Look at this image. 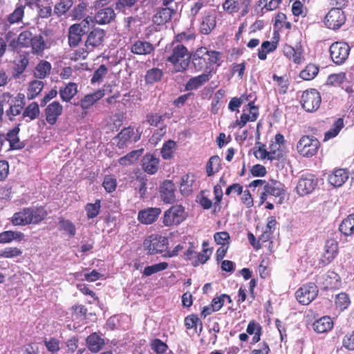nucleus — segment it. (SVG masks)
Returning a JSON list of instances; mask_svg holds the SVG:
<instances>
[{"label": "nucleus", "instance_id": "1", "mask_svg": "<svg viewBox=\"0 0 354 354\" xmlns=\"http://www.w3.org/2000/svg\"><path fill=\"white\" fill-rule=\"evenodd\" d=\"M221 53L215 50H209L205 47L198 48L193 55V64L198 71H208L212 70L215 73L216 68L221 65Z\"/></svg>", "mask_w": 354, "mask_h": 354}, {"label": "nucleus", "instance_id": "2", "mask_svg": "<svg viewBox=\"0 0 354 354\" xmlns=\"http://www.w3.org/2000/svg\"><path fill=\"white\" fill-rule=\"evenodd\" d=\"M46 216L47 212L43 207H25L13 214L11 222L14 225H37L41 223Z\"/></svg>", "mask_w": 354, "mask_h": 354}, {"label": "nucleus", "instance_id": "3", "mask_svg": "<svg viewBox=\"0 0 354 354\" xmlns=\"http://www.w3.org/2000/svg\"><path fill=\"white\" fill-rule=\"evenodd\" d=\"M189 59L187 48L183 44H177L167 61L173 64L176 72H184L189 65Z\"/></svg>", "mask_w": 354, "mask_h": 354}, {"label": "nucleus", "instance_id": "4", "mask_svg": "<svg viewBox=\"0 0 354 354\" xmlns=\"http://www.w3.org/2000/svg\"><path fill=\"white\" fill-rule=\"evenodd\" d=\"M105 37V32L100 28H95L88 32L85 41L86 50L82 49L77 53L75 58L84 59L88 55V51H92L94 48H98L102 45Z\"/></svg>", "mask_w": 354, "mask_h": 354}, {"label": "nucleus", "instance_id": "5", "mask_svg": "<svg viewBox=\"0 0 354 354\" xmlns=\"http://www.w3.org/2000/svg\"><path fill=\"white\" fill-rule=\"evenodd\" d=\"M319 140L312 136H302L297 145L299 153L304 157H312L317 152Z\"/></svg>", "mask_w": 354, "mask_h": 354}, {"label": "nucleus", "instance_id": "6", "mask_svg": "<svg viewBox=\"0 0 354 354\" xmlns=\"http://www.w3.org/2000/svg\"><path fill=\"white\" fill-rule=\"evenodd\" d=\"M88 17L78 24L71 25L68 29V44L71 47L77 46L82 41V36L88 32L89 26Z\"/></svg>", "mask_w": 354, "mask_h": 354}, {"label": "nucleus", "instance_id": "7", "mask_svg": "<svg viewBox=\"0 0 354 354\" xmlns=\"http://www.w3.org/2000/svg\"><path fill=\"white\" fill-rule=\"evenodd\" d=\"M321 100L319 93L316 89L311 88L303 92L300 103L303 109L306 111L313 112L319 107Z\"/></svg>", "mask_w": 354, "mask_h": 354}, {"label": "nucleus", "instance_id": "8", "mask_svg": "<svg viewBox=\"0 0 354 354\" xmlns=\"http://www.w3.org/2000/svg\"><path fill=\"white\" fill-rule=\"evenodd\" d=\"M186 218L185 208L180 205H173L165 212L162 223L165 226L178 225Z\"/></svg>", "mask_w": 354, "mask_h": 354}, {"label": "nucleus", "instance_id": "9", "mask_svg": "<svg viewBox=\"0 0 354 354\" xmlns=\"http://www.w3.org/2000/svg\"><path fill=\"white\" fill-rule=\"evenodd\" d=\"M330 55L333 62L337 65H341L348 59L350 47L343 42H335L330 46Z\"/></svg>", "mask_w": 354, "mask_h": 354}, {"label": "nucleus", "instance_id": "10", "mask_svg": "<svg viewBox=\"0 0 354 354\" xmlns=\"http://www.w3.org/2000/svg\"><path fill=\"white\" fill-rule=\"evenodd\" d=\"M318 293V288L313 283L304 284L296 291L295 295L298 301L303 305L309 304L314 300Z\"/></svg>", "mask_w": 354, "mask_h": 354}, {"label": "nucleus", "instance_id": "11", "mask_svg": "<svg viewBox=\"0 0 354 354\" xmlns=\"http://www.w3.org/2000/svg\"><path fill=\"white\" fill-rule=\"evenodd\" d=\"M167 244V239L162 236H150L144 241V246L150 254H161L165 252Z\"/></svg>", "mask_w": 354, "mask_h": 354}, {"label": "nucleus", "instance_id": "12", "mask_svg": "<svg viewBox=\"0 0 354 354\" xmlns=\"http://www.w3.org/2000/svg\"><path fill=\"white\" fill-rule=\"evenodd\" d=\"M317 185V179L314 175H303L297 185V192L301 196H305L311 193Z\"/></svg>", "mask_w": 354, "mask_h": 354}, {"label": "nucleus", "instance_id": "13", "mask_svg": "<svg viewBox=\"0 0 354 354\" xmlns=\"http://www.w3.org/2000/svg\"><path fill=\"white\" fill-rule=\"evenodd\" d=\"M344 12L339 8H332L325 17V24L330 29H338L345 22Z\"/></svg>", "mask_w": 354, "mask_h": 354}, {"label": "nucleus", "instance_id": "14", "mask_svg": "<svg viewBox=\"0 0 354 354\" xmlns=\"http://www.w3.org/2000/svg\"><path fill=\"white\" fill-rule=\"evenodd\" d=\"M264 190L274 197L279 198V203H281L286 195V187L281 182L270 180L264 185Z\"/></svg>", "mask_w": 354, "mask_h": 354}, {"label": "nucleus", "instance_id": "15", "mask_svg": "<svg viewBox=\"0 0 354 354\" xmlns=\"http://www.w3.org/2000/svg\"><path fill=\"white\" fill-rule=\"evenodd\" d=\"M62 111L63 106L59 102L54 101L49 104L44 110V115L47 123L50 125L56 124Z\"/></svg>", "mask_w": 354, "mask_h": 354}, {"label": "nucleus", "instance_id": "16", "mask_svg": "<svg viewBox=\"0 0 354 354\" xmlns=\"http://www.w3.org/2000/svg\"><path fill=\"white\" fill-rule=\"evenodd\" d=\"M250 3V0H225L223 7L227 12L232 14L241 11V15H244L248 12V8Z\"/></svg>", "mask_w": 354, "mask_h": 354}, {"label": "nucleus", "instance_id": "17", "mask_svg": "<svg viewBox=\"0 0 354 354\" xmlns=\"http://www.w3.org/2000/svg\"><path fill=\"white\" fill-rule=\"evenodd\" d=\"M105 95L104 89H98L93 93L84 95L77 104L83 110L89 109L96 102L102 99Z\"/></svg>", "mask_w": 354, "mask_h": 354}, {"label": "nucleus", "instance_id": "18", "mask_svg": "<svg viewBox=\"0 0 354 354\" xmlns=\"http://www.w3.org/2000/svg\"><path fill=\"white\" fill-rule=\"evenodd\" d=\"M338 254V243L335 239L326 240L322 255V262L324 264L329 263Z\"/></svg>", "mask_w": 354, "mask_h": 354}, {"label": "nucleus", "instance_id": "19", "mask_svg": "<svg viewBox=\"0 0 354 354\" xmlns=\"http://www.w3.org/2000/svg\"><path fill=\"white\" fill-rule=\"evenodd\" d=\"M161 213V209L158 207H149L138 212V220L142 224H151L156 221Z\"/></svg>", "mask_w": 354, "mask_h": 354}, {"label": "nucleus", "instance_id": "20", "mask_svg": "<svg viewBox=\"0 0 354 354\" xmlns=\"http://www.w3.org/2000/svg\"><path fill=\"white\" fill-rule=\"evenodd\" d=\"M212 77V70L205 71L203 74L192 77L185 84V90L188 91L198 89L207 82Z\"/></svg>", "mask_w": 354, "mask_h": 354}, {"label": "nucleus", "instance_id": "21", "mask_svg": "<svg viewBox=\"0 0 354 354\" xmlns=\"http://www.w3.org/2000/svg\"><path fill=\"white\" fill-rule=\"evenodd\" d=\"M117 139H118V147L123 148L129 142H137L140 136L135 133L133 128L127 127L121 130L117 136Z\"/></svg>", "mask_w": 354, "mask_h": 354}, {"label": "nucleus", "instance_id": "22", "mask_svg": "<svg viewBox=\"0 0 354 354\" xmlns=\"http://www.w3.org/2000/svg\"><path fill=\"white\" fill-rule=\"evenodd\" d=\"M175 186L170 180L165 181L160 188V196L165 203H173L175 200Z\"/></svg>", "mask_w": 354, "mask_h": 354}, {"label": "nucleus", "instance_id": "23", "mask_svg": "<svg viewBox=\"0 0 354 354\" xmlns=\"http://www.w3.org/2000/svg\"><path fill=\"white\" fill-rule=\"evenodd\" d=\"M349 173L344 169H335L328 176V182L334 187H341L348 178Z\"/></svg>", "mask_w": 354, "mask_h": 354}, {"label": "nucleus", "instance_id": "24", "mask_svg": "<svg viewBox=\"0 0 354 354\" xmlns=\"http://www.w3.org/2000/svg\"><path fill=\"white\" fill-rule=\"evenodd\" d=\"M159 159L154 155L147 153L142 158V168L149 174H154L158 169Z\"/></svg>", "mask_w": 354, "mask_h": 354}, {"label": "nucleus", "instance_id": "25", "mask_svg": "<svg viewBox=\"0 0 354 354\" xmlns=\"http://www.w3.org/2000/svg\"><path fill=\"white\" fill-rule=\"evenodd\" d=\"M153 50V45L150 42L144 40L136 41L131 47V53L139 55H149Z\"/></svg>", "mask_w": 354, "mask_h": 354}, {"label": "nucleus", "instance_id": "26", "mask_svg": "<svg viewBox=\"0 0 354 354\" xmlns=\"http://www.w3.org/2000/svg\"><path fill=\"white\" fill-rule=\"evenodd\" d=\"M114 10L110 7L99 10L94 17L95 21L98 24H109L115 19Z\"/></svg>", "mask_w": 354, "mask_h": 354}, {"label": "nucleus", "instance_id": "27", "mask_svg": "<svg viewBox=\"0 0 354 354\" xmlns=\"http://www.w3.org/2000/svg\"><path fill=\"white\" fill-rule=\"evenodd\" d=\"M216 26V16L213 12L206 13L202 18L200 25V31L201 33L207 35Z\"/></svg>", "mask_w": 354, "mask_h": 354}, {"label": "nucleus", "instance_id": "28", "mask_svg": "<svg viewBox=\"0 0 354 354\" xmlns=\"http://www.w3.org/2000/svg\"><path fill=\"white\" fill-rule=\"evenodd\" d=\"M19 131V126L15 127L7 133L6 137L4 136V140H6L9 142L10 148L12 149H20L24 147L18 136Z\"/></svg>", "mask_w": 354, "mask_h": 354}, {"label": "nucleus", "instance_id": "29", "mask_svg": "<svg viewBox=\"0 0 354 354\" xmlns=\"http://www.w3.org/2000/svg\"><path fill=\"white\" fill-rule=\"evenodd\" d=\"M77 93V84L69 82L59 91L60 98L63 102H68Z\"/></svg>", "mask_w": 354, "mask_h": 354}, {"label": "nucleus", "instance_id": "30", "mask_svg": "<svg viewBox=\"0 0 354 354\" xmlns=\"http://www.w3.org/2000/svg\"><path fill=\"white\" fill-rule=\"evenodd\" d=\"M86 342L88 349L93 353L100 351L104 345V339L96 333H93L88 336Z\"/></svg>", "mask_w": 354, "mask_h": 354}, {"label": "nucleus", "instance_id": "31", "mask_svg": "<svg viewBox=\"0 0 354 354\" xmlns=\"http://www.w3.org/2000/svg\"><path fill=\"white\" fill-rule=\"evenodd\" d=\"M313 329L317 333H324L330 330L333 327V322L330 317H323L315 321L313 324Z\"/></svg>", "mask_w": 354, "mask_h": 354}, {"label": "nucleus", "instance_id": "32", "mask_svg": "<svg viewBox=\"0 0 354 354\" xmlns=\"http://www.w3.org/2000/svg\"><path fill=\"white\" fill-rule=\"evenodd\" d=\"M40 113L39 104L33 102L28 104L22 113V118L26 120L27 122L37 119Z\"/></svg>", "mask_w": 354, "mask_h": 354}, {"label": "nucleus", "instance_id": "33", "mask_svg": "<svg viewBox=\"0 0 354 354\" xmlns=\"http://www.w3.org/2000/svg\"><path fill=\"white\" fill-rule=\"evenodd\" d=\"M24 238V234L17 231H4L0 233V243H8L12 241H21Z\"/></svg>", "mask_w": 354, "mask_h": 354}, {"label": "nucleus", "instance_id": "34", "mask_svg": "<svg viewBox=\"0 0 354 354\" xmlns=\"http://www.w3.org/2000/svg\"><path fill=\"white\" fill-rule=\"evenodd\" d=\"M339 231L346 236L354 234V214H350L342 221L339 227Z\"/></svg>", "mask_w": 354, "mask_h": 354}, {"label": "nucleus", "instance_id": "35", "mask_svg": "<svg viewBox=\"0 0 354 354\" xmlns=\"http://www.w3.org/2000/svg\"><path fill=\"white\" fill-rule=\"evenodd\" d=\"M284 55L296 64L301 62V50L299 48H293L291 46L286 45L283 47Z\"/></svg>", "mask_w": 354, "mask_h": 354}, {"label": "nucleus", "instance_id": "36", "mask_svg": "<svg viewBox=\"0 0 354 354\" xmlns=\"http://www.w3.org/2000/svg\"><path fill=\"white\" fill-rule=\"evenodd\" d=\"M25 6L17 4L14 11L7 17V21L14 24L22 21L24 16Z\"/></svg>", "mask_w": 354, "mask_h": 354}, {"label": "nucleus", "instance_id": "37", "mask_svg": "<svg viewBox=\"0 0 354 354\" xmlns=\"http://www.w3.org/2000/svg\"><path fill=\"white\" fill-rule=\"evenodd\" d=\"M51 70V64L47 61L40 62L36 66L34 75L36 77L39 79L45 78Z\"/></svg>", "mask_w": 354, "mask_h": 354}, {"label": "nucleus", "instance_id": "38", "mask_svg": "<svg viewBox=\"0 0 354 354\" xmlns=\"http://www.w3.org/2000/svg\"><path fill=\"white\" fill-rule=\"evenodd\" d=\"M221 169V159L218 156H212L206 165V171L208 176L217 173Z\"/></svg>", "mask_w": 354, "mask_h": 354}, {"label": "nucleus", "instance_id": "39", "mask_svg": "<svg viewBox=\"0 0 354 354\" xmlns=\"http://www.w3.org/2000/svg\"><path fill=\"white\" fill-rule=\"evenodd\" d=\"M277 42L263 41L261 44V49L259 50L258 57L261 60H265L267 54L274 51L277 48Z\"/></svg>", "mask_w": 354, "mask_h": 354}, {"label": "nucleus", "instance_id": "40", "mask_svg": "<svg viewBox=\"0 0 354 354\" xmlns=\"http://www.w3.org/2000/svg\"><path fill=\"white\" fill-rule=\"evenodd\" d=\"M344 126V120L342 118L337 119L332 127L325 133L324 140H329L337 136Z\"/></svg>", "mask_w": 354, "mask_h": 354}, {"label": "nucleus", "instance_id": "41", "mask_svg": "<svg viewBox=\"0 0 354 354\" xmlns=\"http://www.w3.org/2000/svg\"><path fill=\"white\" fill-rule=\"evenodd\" d=\"M163 73L161 69L153 68L148 70L145 75V81L147 84H152L162 77Z\"/></svg>", "mask_w": 354, "mask_h": 354}, {"label": "nucleus", "instance_id": "42", "mask_svg": "<svg viewBox=\"0 0 354 354\" xmlns=\"http://www.w3.org/2000/svg\"><path fill=\"white\" fill-rule=\"evenodd\" d=\"M319 72V68L315 64H308L300 72V77L304 80H311L314 79Z\"/></svg>", "mask_w": 354, "mask_h": 354}, {"label": "nucleus", "instance_id": "43", "mask_svg": "<svg viewBox=\"0 0 354 354\" xmlns=\"http://www.w3.org/2000/svg\"><path fill=\"white\" fill-rule=\"evenodd\" d=\"M142 149L133 151L125 156L119 159V163L121 165H129L134 163L138 158L141 156Z\"/></svg>", "mask_w": 354, "mask_h": 354}, {"label": "nucleus", "instance_id": "44", "mask_svg": "<svg viewBox=\"0 0 354 354\" xmlns=\"http://www.w3.org/2000/svg\"><path fill=\"white\" fill-rule=\"evenodd\" d=\"M72 6L73 2L71 0H63L55 4L54 7V14L57 17L65 15Z\"/></svg>", "mask_w": 354, "mask_h": 354}, {"label": "nucleus", "instance_id": "45", "mask_svg": "<svg viewBox=\"0 0 354 354\" xmlns=\"http://www.w3.org/2000/svg\"><path fill=\"white\" fill-rule=\"evenodd\" d=\"M167 268L168 263L167 262H161L159 263L153 264L152 266H147L144 269L142 274L145 277H149L153 274L165 270Z\"/></svg>", "mask_w": 354, "mask_h": 354}, {"label": "nucleus", "instance_id": "46", "mask_svg": "<svg viewBox=\"0 0 354 354\" xmlns=\"http://www.w3.org/2000/svg\"><path fill=\"white\" fill-rule=\"evenodd\" d=\"M44 87V83L40 80L32 81L29 86L28 98L33 99L40 93Z\"/></svg>", "mask_w": 354, "mask_h": 354}, {"label": "nucleus", "instance_id": "47", "mask_svg": "<svg viewBox=\"0 0 354 354\" xmlns=\"http://www.w3.org/2000/svg\"><path fill=\"white\" fill-rule=\"evenodd\" d=\"M335 304L336 307L342 310L346 309L349 306L351 300L346 292H340L335 296Z\"/></svg>", "mask_w": 354, "mask_h": 354}, {"label": "nucleus", "instance_id": "48", "mask_svg": "<svg viewBox=\"0 0 354 354\" xmlns=\"http://www.w3.org/2000/svg\"><path fill=\"white\" fill-rule=\"evenodd\" d=\"M44 344L52 354H57L60 350V341L55 337L45 338Z\"/></svg>", "mask_w": 354, "mask_h": 354}, {"label": "nucleus", "instance_id": "49", "mask_svg": "<svg viewBox=\"0 0 354 354\" xmlns=\"http://www.w3.org/2000/svg\"><path fill=\"white\" fill-rule=\"evenodd\" d=\"M176 145V142L171 140L164 143L161 149V154L163 159L169 160L171 158Z\"/></svg>", "mask_w": 354, "mask_h": 354}, {"label": "nucleus", "instance_id": "50", "mask_svg": "<svg viewBox=\"0 0 354 354\" xmlns=\"http://www.w3.org/2000/svg\"><path fill=\"white\" fill-rule=\"evenodd\" d=\"M212 252V250L210 248H204L201 252L197 254L195 259L192 261V265L195 267L199 264H203L206 263Z\"/></svg>", "mask_w": 354, "mask_h": 354}, {"label": "nucleus", "instance_id": "51", "mask_svg": "<svg viewBox=\"0 0 354 354\" xmlns=\"http://www.w3.org/2000/svg\"><path fill=\"white\" fill-rule=\"evenodd\" d=\"M101 208L100 200H96L95 203H88L85 206L86 216L88 218L96 217L100 212Z\"/></svg>", "mask_w": 354, "mask_h": 354}, {"label": "nucleus", "instance_id": "52", "mask_svg": "<svg viewBox=\"0 0 354 354\" xmlns=\"http://www.w3.org/2000/svg\"><path fill=\"white\" fill-rule=\"evenodd\" d=\"M34 53H39L45 48V42L41 35L33 36L30 45Z\"/></svg>", "mask_w": 354, "mask_h": 354}, {"label": "nucleus", "instance_id": "53", "mask_svg": "<svg viewBox=\"0 0 354 354\" xmlns=\"http://www.w3.org/2000/svg\"><path fill=\"white\" fill-rule=\"evenodd\" d=\"M192 177L189 175H185L181 178V183L180 185V190L183 194H189L192 192Z\"/></svg>", "mask_w": 354, "mask_h": 354}, {"label": "nucleus", "instance_id": "54", "mask_svg": "<svg viewBox=\"0 0 354 354\" xmlns=\"http://www.w3.org/2000/svg\"><path fill=\"white\" fill-rule=\"evenodd\" d=\"M107 72L108 70L106 66L104 64L100 65L93 75L91 80V84H95L100 83L103 80V78L105 77Z\"/></svg>", "mask_w": 354, "mask_h": 354}, {"label": "nucleus", "instance_id": "55", "mask_svg": "<svg viewBox=\"0 0 354 354\" xmlns=\"http://www.w3.org/2000/svg\"><path fill=\"white\" fill-rule=\"evenodd\" d=\"M185 325L187 329H197L198 325L201 326L200 330H202V322L196 315H191L185 317Z\"/></svg>", "mask_w": 354, "mask_h": 354}, {"label": "nucleus", "instance_id": "56", "mask_svg": "<svg viewBox=\"0 0 354 354\" xmlns=\"http://www.w3.org/2000/svg\"><path fill=\"white\" fill-rule=\"evenodd\" d=\"M272 79L277 83L279 93L281 94L286 93L287 92L289 84L288 78L284 76L279 77L277 75H273Z\"/></svg>", "mask_w": 354, "mask_h": 354}, {"label": "nucleus", "instance_id": "57", "mask_svg": "<svg viewBox=\"0 0 354 354\" xmlns=\"http://www.w3.org/2000/svg\"><path fill=\"white\" fill-rule=\"evenodd\" d=\"M32 38V33L29 30H25L18 36V42L20 43L21 47L26 48L30 46Z\"/></svg>", "mask_w": 354, "mask_h": 354}, {"label": "nucleus", "instance_id": "58", "mask_svg": "<svg viewBox=\"0 0 354 354\" xmlns=\"http://www.w3.org/2000/svg\"><path fill=\"white\" fill-rule=\"evenodd\" d=\"M257 145H259L258 149L254 151V154L257 159L264 160H272L274 157L270 152H268L265 149V145L258 142Z\"/></svg>", "mask_w": 354, "mask_h": 354}, {"label": "nucleus", "instance_id": "59", "mask_svg": "<svg viewBox=\"0 0 354 354\" xmlns=\"http://www.w3.org/2000/svg\"><path fill=\"white\" fill-rule=\"evenodd\" d=\"M28 63L29 62L27 57L24 55H21L15 64V71L18 75L23 73L28 65Z\"/></svg>", "mask_w": 354, "mask_h": 354}, {"label": "nucleus", "instance_id": "60", "mask_svg": "<svg viewBox=\"0 0 354 354\" xmlns=\"http://www.w3.org/2000/svg\"><path fill=\"white\" fill-rule=\"evenodd\" d=\"M22 254V251L16 247L6 248L0 250V257L3 258H13Z\"/></svg>", "mask_w": 354, "mask_h": 354}, {"label": "nucleus", "instance_id": "61", "mask_svg": "<svg viewBox=\"0 0 354 354\" xmlns=\"http://www.w3.org/2000/svg\"><path fill=\"white\" fill-rule=\"evenodd\" d=\"M151 347L157 354H163L168 348L167 345L159 339H153L151 343Z\"/></svg>", "mask_w": 354, "mask_h": 354}, {"label": "nucleus", "instance_id": "62", "mask_svg": "<svg viewBox=\"0 0 354 354\" xmlns=\"http://www.w3.org/2000/svg\"><path fill=\"white\" fill-rule=\"evenodd\" d=\"M215 242L221 245L222 246H225V245L229 244L230 235L227 232H216L214 235Z\"/></svg>", "mask_w": 354, "mask_h": 354}, {"label": "nucleus", "instance_id": "63", "mask_svg": "<svg viewBox=\"0 0 354 354\" xmlns=\"http://www.w3.org/2000/svg\"><path fill=\"white\" fill-rule=\"evenodd\" d=\"M292 12L295 17H305L306 12L300 1H295L292 5Z\"/></svg>", "mask_w": 354, "mask_h": 354}, {"label": "nucleus", "instance_id": "64", "mask_svg": "<svg viewBox=\"0 0 354 354\" xmlns=\"http://www.w3.org/2000/svg\"><path fill=\"white\" fill-rule=\"evenodd\" d=\"M345 78L346 74L344 73L332 74L328 77L327 84L331 85H339L344 81Z\"/></svg>", "mask_w": 354, "mask_h": 354}]
</instances>
